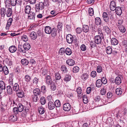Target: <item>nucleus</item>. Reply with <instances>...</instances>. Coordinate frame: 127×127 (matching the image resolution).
I'll list each match as a JSON object with an SVG mask.
<instances>
[{"label": "nucleus", "instance_id": "nucleus-1", "mask_svg": "<svg viewBox=\"0 0 127 127\" xmlns=\"http://www.w3.org/2000/svg\"><path fill=\"white\" fill-rule=\"evenodd\" d=\"M103 20L107 24H111L114 19L113 16L112 15L110 16V18L106 12H104L102 15Z\"/></svg>", "mask_w": 127, "mask_h": 127}, {"label": "nucleus", "instance_id": "nucleus-2", "mask_svg": "<svg viewBox=\"0 0 127 127\" xmlns=\"http://www.w3.org/2000/svg\"><path fill=\"white\" fill-rule=\"evenodd\" d=\"M44 4L42 2L36 4L35 6L36 12H39L40 10H42L44 8Z\"/></svg>", "mask_w": 127, "mask_h": 127}, {"label": "nucleus", "instance_id": "nucleus-3", "mask_svg": "<svg viewBox=\"0 0 127 127\" xmlns=\"http://www.w3.org/2000/svg\"><path fill=\"white\" fill-rule=\"evenodd\" d=\"M66 39L67 42L69 44L72 43L74 40L73 37L71 34H68L67 35Z\"/></svg>", "mask_w": 127, "mask_h": 127}, {"label": "nucleus", "instance_id": "nucleus-4", "mask_svg": "<svg viewBox=\"0 0 127 127\" xmlns=\"http://www.w3.org/2000/svg\"><path fill=\"white\" fill-rule=\"evenodd\" d=\"M71 108V106L68 103H66L63 105V109L65 111H69Z\"/></svg>", "mask_w": 127, "mask_h": 127}, {"label": "nucleus", "instance_id": "nucleus-5", "mask_svg": "<svg viewBox=\"0 0 127 127\" xmlns=\"http://www.w3.org/2000/svg\"><path fill=\"white\" fill-rule=\"evenodd\" d=\"M102 38L99 36L96 35L94 37L95 42L98 44H101Z\"/></svg>", "mask_w": 127, "mask_h": 127}, {"label": "nucleus", "instance_id": "nucleus-6", "mask_svg": "<svg viewBox=\"0 0 127 127\" xmlns=\"http://www.w3.org/2000/svg\"><path fill=\"white\" fill-rule=\"evenodd\" d=\"M110 10L112 11L114 10L116 7L115 2L114 1H112L110 2Z\"/></svg>", "mask_w": 127, "mask_h": 127}, {"label": "nucleus", "instance_id": "nucleus-7", "mask_svg": "<svg viewBox=\"0 0 127 127\" xmlns=\"http://www.w3.org/2000/svg\"><path fill=\"white\" fill-rule=\"evenodd\" d=\"M83 30L85 33L89 32H90V28L88 26L84 25H83Z\"/></svg>", "mask_w": 127, "mask_h": 127}, {"label": "nucleus", "instance_id": "nucleus-8", "mask_svg": "<svg viewBox=\"0 0 127 127\" xmlns=\"http://www.w3.org/2000/svg\"><path fill=\"white\" fill-rule=\"evenodd\" d=\"M115 10L116 13L118 15H120L122 13V9L120 7H117Z\"/></svg>", "mask_w": 127, "mask_h": 127}, {"label": "nucleus", "instance_id": "nucleus-9", "mask_svg": "<svg viewBox=\"0 0 127 127\" xmlns=\"http://www.w3.org/2000/svg\"><path fill=\"white\" fill-rule=\"evenodd\" d=\"M48 107L49 110H52L54 109L55 106L53 102L50 101L48 103Z\"/></svg>", "mask_w": 127, "mask_h": 127}, {"label": "nucleus", "instance_id": "nucleus-10", "mask_svg": "<svg viewBox=\"0 0 127 127\" xmlns=\"http://www.w3.org/2000/svg\"><path fill=\"white\" fill-rule=\"evenodd\" d=\"M13 90L16 92L20 91V89L19 85L17 83H15L13 86Z\"/></svg>", "mask_w": 127, "mask_h": 127}, {"label": "nucleus", "instance_id": "nucleus-11", "mask_svg": "<svg viewBox=\"0 0 127 127\" xmlns=\"http://www.w3.org/2000/svg\"><path fill=\"white\" fill-rule=\"evenodd\" d=\"M9 120L12 122H15L16 121L17 119V116L15 115H11L9 118Z\"/></svg>", "mask_w": 127, "mask_h": 127}, {"label": "nucleus", "instance_id": "nucleus-12", "mask_svg": "<svg viewBox=\"0 0 127 127\" xmlns=\"http://www.w3.org/2000/svg\"><path fill=\"white\" fill-rule=\"evenodd\" d=\"M52 30L51 28L49 26H46L44 29L45 32L48 34H50L51 33Z\"/></svg>", "mask_w": 127, "mask_h": 127}, {"label": "nucleus", "instance_id": "nucleus-13", "mask_svg": "<svg viewBox=\"0 0 127 127\" xmlns=\"http://www.w3.org/2000/svg\"><path fill=\"white\" fill-rule=\"evenodd\" d=\"M66 63L70 66H73L75 64L74 61L72 59H69L66 61Z\"/></svg>", "mask_w": 127, "mask_h": 127}, {"label": "nucleus", "instance_id": "nucleus-14", "mask_svg": "<svg viewBox=\"0 0 127 127\" xmlns=\"http://www.w3.org/2000/svg\"><path fill=\"white\" fill-rule=\"evenodd\" d=\"M9 50L11 53H14L16 51L17 48L15 46L12 45L9 47Z\"/></svg>", "mask_w": 127, "mask_h": 127}, {"label": "nucleus", "instance_id": "nucleus-15", "mask_svg": "<svg viewBox=\"0 0 127 127\" xmlns=\"http://www.w3.org/2000/svg\"><path fill=\"white\" fill-rule=\"evenodd\" d=\"M33 93L34 95L37 96L40 95L41 94L40 90L38 88L34 89L33 90Z\"/></svg>", "mask_w": 127, "mask_h": 127}, {"label": "nucleus", "instance_id": "nucleus-16", "mask_svg": "<svg viewBox=\"0 0 127 127\" xmlns=\"http://www.w3.org/2000/svg\"><path fill=\"white\" fill-rule=\"evenodd\" d=\"M30 36L32 40H35L37 38L36 34L35 32H32L30 34Z\"/></svg>", "mask_w": 127, "mask_h": 127}, {"label": "nucleus", "instance_id": "nucleus-17", "mask_svg": "<svg viewBox=\"0 0 127 127\" xmlns=\"http://www.w3.org/2000/svg\"><path fill=\"white\" fill-rule=\"evenodd\" d=\"M31 10V7L30 6L28 5L26 6L25 9V13L27 14H29L30 13Z\"/></svg>", "mask_w": 127, "mask_h": 127}, {"label": "nucleus", "instance_id": "nucleus-18", "mask_svg": "<svg viewBox=\"0 0 127 127\" xmlns=\"http://www.w3.org/2000/svg\"><path fill=\"white\" fill-rule=\"evenodd\" d=\"M111 43L112 45H117L118 43V41L115 38H112L111 39Z\"/></svg>", "mask_w": 127, "mask_h": 127}, {"label": "nucleus", "instance_id": "nucleus-19", "mask_svg": "<svg viewBox=\"0 0 127 127\" xmlns=\"http://www.w3.org/2000/svg\"><path fill=\"white\" fill-rule=\"evenodd\" d=\"M31 47L30 45L28 43H26L23 45V47L26 50H29L30 48Z\"/></svg>", "mask_w": 127, "mask_h": 127}, {"label": "nucleus", "instance_id": "nucleus-20", "mask_svg": "<svg viewBox=\"0 0 127 127\" xmlns=\"http://www.w3.org/2000/svg\"><path fill=\"white\" fill-rule=\"evenodd\" d=\"M28 16V18L30 19H35V13L33 12H31Z\"/></svg>", "mask_w": 127, "mask_h": 127}, {"label": "nucleus", "instance_id": "nucleus-21", "mask_svg": "<svg viewBox=\"0 0 127 127\" xmlns=\"http://www.w3.org/2000/svg\"><path fill=\"white\" fill-rule=\"evenodd\" d=\"M95 22L97 25H100L101 23L100 18L99 17L96 18L95 19Z\"/></svg>", "mask_w": 127, "mask_h": 127}, {"label": "nucleus", "instance_id": "nucleus-22", "mask_svg": "<svg viewBox=\"0 0 127 127\" xmlns=\"http://www.w3.org/2000/svg\"><path fill=\"white\" fill-rule=\"evenodd\" d=\"M122 80L121 78L119 76L116 77L115 80V83L117 85H119L121 83Z\"/></svg>", "mask_w": 127, "mask_h": 127}, {"label": "nucleus", "instance_id": "nucleus-23", "mask_svg": "<svg viewBox=\"0 0 127 127\" xmlns=\"http://www.w3.org/2000/svg\"><path fill=\"white\" fill-rule=\"evenodd\" d=\"M51 35L53 37H54L56 36L57 35V31L56 29L55 28H53L51 30Z\"/></svg>", "mask_w": 127, "mask_h": 127}, {"label": "nucleus", "instance_id": "nucleus-24", "mask_svg": "<svg viewBox=\"0 0 127 127\" xmlns=\"http://www.w3.org/2000/svg\"><path fill=\"white\" fill-rule=\"evenodd\" d=\"M46 82L47 84H51V83H52V80L51 79V77L49 75H47L46 76Z\"/></svg>", "mask_w": 127, "mask_h": 127}, {"label": "nucleus", "instance_id": "nucleus-25", "mask_svg": "<svg viewBox=\"0 0 127 127\" xmlns=\"http://www.w3.org/2000/svg\"><path fill=\"white\" fill-rule=\"evenodd\" d=\"M21 63L23 65H26L29 64V61L27 59H24L21 60Z\"/></svg>", "mask_w": 127, "mask_h": 127}, {"label": "nucleus", "instance_id": "nucleus-26", "mask_svg": "<svg viewBox=\"0 0 127 127\" xmlns=\"http://www.w3.org/2000/svg\"><path fill=\"white\" fill-rule=\"evenodd\" d=\"M7 91L9 95H11L12 93V90L10 86H8L6 88Z\"/></svg>", "mask_w": 127, "mask_h": 127}, {"label": "nucleus", "instance_id": "nucleus-27", "mask_svg": "<svg viewBox=\"0 0 127 127\" xmlns=\"http://www.w3.org/2000/svg\"><path fill=\"white\" fill-rule=\"evenodd\" d=\"M102 84V83L101 82V80L98 79L96 81L95 84L96 86L98 88L100 87L101 86Z\"/></svg>", "mask_w": 127, "mask_h": 127}, {"label": "nucleus", "instance_id": "nucleus-28", "mask_svg": "<svg viewBox=\"0 0 127 127\" xmlns=\"http://www.w3.org/2000/svg\"><path fill=\"white\" fill-rule=\"evenodd\" d=\"M106 50L107 54H110L112 52V49L111 47L108 46L106 49Z\"/></svg>", "mask_w": 127, "mask_h": 127}, {"label": "nucleus", "instance_id": "nucleus-29", "mask_svg": "<svg viewBox=\"0 0 127 127\" xmlns=\"http://www.w3.org/2000/svg\"><path fill=\"white\" fill-rule=\"evenodd\" d=\"M12 13V9L9 8L6 11V14L7 17H10Z\"/></svg>", "mask_w": 127, "mask_h": 127}, {"label": "nucleus", "instance_id": "nucleus-30", "mask_svg": "<svg viewBox=\"0 0 127 127\" xmlns=\"http://www.w3.org/2000/svg\"><path fill=\"white\" fill-rule=\"evenodd\" d=\"M66 54L68 55H70L72 53L71 50L68 48H67L65 50Z\"/></svg>", "mask_w": 127, "mask_h": 127}, {"label": "nucleus", "instance_id": "nucleus-31", "mask_svg": "<svg viewBox=\"0 0 127 127\" xmlns=\"http://www.w3.org/2000/svg\"><path fill=\"white\" fill-rule=\"evenodd\" d=\"M122 90L121 88H117L116 90V93L117 95H120L122 94Z\"/></svg>", "mask_w": 127, "mask_h": 127}, {"label": "nucleus", "instance_id": "nucleus-32", "mask_svg": "<svg viewBox=\"0 0 127 127\" xmlns=\"http://www.w3.org/2000/svg\"><path fill=\"white\" fill-rule=\"evenodd\" d=\"M3 71L4 74L7 75L9 73V70L7 67L6 66H4L3 67Z\"/></svg>", "mask_w": 127, "mask_h": 127}, {"label": "nucleus", "instance_id": "nucleus-33", "mask_svg": "<svg viewBox=\"0 0 127 127\" xmlns=\"http://www.w3.org/2000/svg\"><path fill=\"white\" fill-rule=\"evenodd\" d=\"M61 78V76L59 73L57 72L55 73V81L56 83H57V80H59Z\"/></svg>", "mask_w": 127, "mask_h": 127}, {"label": "nucleus", "instance_id": "nucleus-34", "mask_svg": "<svg viewBox=\"0 0 127 127\" xmlns=\"http://www.w3.org/2000/svg\"><path fill=\"white\" fill-rule=\"evenodd\" d=\"M17 96L19 97L22 98L24 96V93L23 91H21L20 92L17 93Z\"/></svg>", "mask_w": 127, "mask_h": 127}, {"label": "nucleus", "instance_id": "nucleus-35", "mask_svg": "<svg viewBox=\"0 0 127 127\" xmlns=\"http://www.w3.org/2000/svg\"><path fill=\"white\" fill-rule=\"evenodd\" d=\"M118 27L120 31L122 32H125L126 31L125 28L123 26H119Z\"/></svg>", "mask_w": 127, "mask_h": 127}, {"label": "nucleus", "instance_id": "nucleus-36", "mask_svg": "<svg viewBox=\"0 0 127 127\" xmlns=\"http://www.w3.org/2000/svg\"><path fill=\"white\" fill-rule=\"evenodd\" d=\"M18 106V111L19 112H22L24 109L23 106L21 104H19Z\"/></svg>", "mask_w": 127, "mask_h": 127}, {"label": "nucleus", "instance_id": "nucleus-37", "mask_svg": "<svg viewBox=\"0 0 127 127\" xmlns=\"http://www.w3.org/2000/svg\"><path fill=\"white\" fill-rule=\"evenodd\" d=\"M55 106L56 107H59L61 106V103L59 100H56L54 102Z\"/></svg>", "mask_w": 127, "mask_h": 127}, {"label": "nucleus", "instance_id": "nucleus-38", "mask_svg": "<svg viewBox=\"0 0 127 127\" xmlns=\"http://www.w3.org/2000/svg\"><path fill=\"white\" fill-rule=\"evenodd\" d=\"M103 29L104 31L107 33H110L111 32V31L109 28L107 26H105L103 27Z\"/></svg>", "mask_w": 127, "mask_h": 127}, {"label": "nucleus", "instance_id": "nucleus-39", "mask_svg": "<svg viewBox=\"0 0 127 127\" xmlns=\"http://www.w3.org/2000/svg\"><path fill=\"white\" fill-rule=\"evenodd\" d=\"M6 14L5 8H1V14L2 17H4Z\"/></svg>", "mask_w": 127, "mask_h": 127}, {"label": "nucleus", "instance_id": "nucleus-40", "mask_svg": "<svg viewBox=\"0 0 127 127\" xmlns=\"http://www.w3.org/2000/svg\"><path fill=\"white\" fill-rule=\"evenodd\" d=\"M39 113L41 114H43L44 112V110L42 106L40 107L38 109Z\"/></svg>", "mask_w": 127, "mask_h": 127}, {"label": "nucleus", "instance_id": "nucleus-41", "mask_svg": "<svg viewBox=\"0 0 127 127\" xmlns=\"http://www.w3.org/2000/svg\"><path fill=\"white\" fill-rule=\"evenodd\" d=\"M63 26L61 22H59L57 26V30L58 31H61Z\"/></svg>", "mask_w": 127, "mask_h": 127}, {"label": "nucleus", "instance_id": "nucleus-42", "mask_svg": "<svg viewBox=\"0 0 127 127\" xmlns=\"http://www.w3.org/2000/svg\"><path fill=\"white\" fill-rule=\"evenodd\" d=\"M89 42L91 48H93L95 47L96 46V43L95 42V41L94 42L93 41H89Z\"/></svg>", "mask_w": 127, "mask_h": 127}, {"label": "nucleus", "instance_id": "nucleus-43", "mask_svg": "<svg viewBox=\"0 0 127 127\" xmlns=\"http://www.w3.org/2000/svg\"><path fill=\"white\" fill-rule=\"evenodd\" d=\"M0 88L3 89H5V88L4 82L2 81H0Z\"/></svg>", "mask_w": 127, "mask_h": 127}, {"label": "nucleus", "instance_id": "nucleus-44", "mask_svg": "<svg viewBox=\"0 0 127 127\" xmlns=\"http://www.w3.org/2000/svg\"><path fill=\"white\" fill-rule=\"evenodd\" d=\"M71 79V76L69 75H65L64 78V81H68L70 80Z\"/></svg>", "mask_w": 127, "mask_h": 127}, {"label": "nucleus", "instance_id": "nucleus-45", "mask_svg": "<svg viewBox=\"0 0 127 127\" xmlns=\"http://www.w3.org/2000/svg\"><path fill=\"white\" fill-rule=\"evenodd\" d=\"M50 84L51 85V89L53 91L55 90L56 89V87L55 84L54 83L52 82Z\"/></svg>", "mask_w": 127, "mask_h": 127}, {"label": "nucleus", "instance_id": "nucleus-46", "mask_svg": "<svg viewBox=\"0 0 127 127\" xmlns=\"http://www.w3.org/2000/svg\"><path fill=\"white\" fill-rule=\"evenodd\" d=\"M51 14L54 15L50 16L48 17H46L45 18H46V19L49 17H54L57 14L56 13V11L54 10H52L51 11Z\"/></svg>", "mask_w": 127, "mask_h": 127}, {"label": "nucleus", "instance_id": "nucleus-47", "mask_svg": "<svg viewBox=\"0 0 127 127\" xmlns=\"http://www.w3.org/2000/svg\"><path fill=\"white\" fill-rule=\"evenodd\" d=\"M88 13L90 16H92L94 13V11L93 8H89Z\"/></svg>", "mask_w": 127, "mask_h": 127}, {"label": "nucleus", "instance_id": "nucleus-48", "mask_svg": "<svg viewBox=\"0 0 127 127\" xmlns=\"http://www.w3.org/2000/svg\"><path fill=\"white\" fill-rule=\"evenodd\" d=\"M88 78V75L86 73H84L81 76V78L82 79L84 80H85Z\"/></svg>", "mask_w": 127, "mask_h": 127}, {"label": "nucleus", "instance_id": "nucleus-49", "mask_svg": "<svg viewBox=\"0 0 127 127\" xmlns=\"http://www.w3.org/2000/svg\"><path fill=\"white\" fill-rule=\"evenodd\" d=\"M59 53L61 55H63L65 53V50L64 48H61L59 50Z\"/></svg>", "mask_w": 127, "mask_h": 127}, {"label": "nucleus", "instance_id": "nucleus-50", "mask_svg": "<svg viewBox=\"0 0 127 127\" xmlns=\"http://www.w3.org/2000/svg\"><path fill=\"white\" fill-rule=\"evenodd\" d=\"M40 102L42 105L44 104L46 102V100L44 97H41L40 99Z\"/></svg>", "mask_w": 127, "mask_h": 127}, {"label": "nucleus", "instance_id": "nucleus-51", "mask_svg": "<svg viewBox=\"0 0 127 127\" xmlns=\"http://www.w3.org/2000/svg\"><path fill=\"white\" fill-rule=\"evenodd\" d=\"M31 78L29 75H26L25 77V79L27 82H29L31 80Z\"/></svg>", "mask_w": 127, "mask_h": 127}, {"label": "nucleus", "instance_id": "nucleus-52", "mask_svg": "<svg viewBox=\"0 0 127 127\" xmlns=\"http://www.w3.org/2000/svg\"><path fill=\"white\" fill-rule=\"evenodd\" d=\"M79 68L77 66L74 67L73 68V71L74 73H76L79 71Z\"/></svg>", "mask_w": 127, "mask_h": 127}, {"label": "nucleus", "instance_id": "nucleus-53", "mask_svg": "<svg viewBox=\"0 0 127 127\" xmlns=\"http://www.w3.org/2000/svg\"><path fill=\"white\" fill-rule=\"evenodd\" d=\"M101 80L102 83L104 84H106L107 83V80L105 77H102Z\"/></svg>", "mask_w": 127, "mask_h": 127}, {"label": "nucleus", "instance_id": "nucleus-54", "mask_svg": "<svg viewBox=\"0 0 127 127\" xmlns=\"http://www.w3.org/2000/svg\"><path fill=\"white\" fill-rule=\"evenodd\" d=\"M36 62L33 59H31L29 62V65H30L33 66V65L35 64Z\"/></svg>", "mask_w": 127, "mask_h": 127}, {"label": "nucleus", "instance_id": "nucleus-55", "mask_svg": "<svg viewBox=\"0 0 127 127\" xmlns=\"http://www.w3.org/2000/svg\"><path fill=\"white\" fill-rule=\"evenodd\" d=\"M61 69L62 71L65 72H66L67 71V69L65 65H63L61 66Z\"/></svg>", "mask_w": 127, "mask_h": 127}, {"label": "nucleus", "instance_id": "nucleus-56", "mask_svg": "<svg viewBox=\"0 0 127 127\" xmlns=\"http://www.w3.org/2000/svg\"><path fill=\"white\" fill-rule=\"evenodd\" d=\"M39 99L37 96L35 95H33L32 96V100L33 102H36Z\"/></svg>", "mask_w": 127, "mask_h": 127}, {"label": "nucleus", "instance_id": "nucleus-57", "mask_svg": "<svg viewBox=\"0 0 127 127\" xmlns=\"http://www.w3.org/2000/svg\"><path fill=\"white\" fill-rule=\"evenodd\" d=\"M41 92L44 94L47 91L45 86H43L41 87Z\"/></svg>", "mask_w": 127, "mask_h": 127}, {"label": "nucleus", "instance_id": "nucleus-58", "mask_svg": "<svg viewBox=\"0 0 127 127\" xmlns=\"http://www.w3.org/2000/svg\"><path fill=\"white\" fill-rule=\"evenodd\" d=\"M123 22V20L121 19L118 21L117 26V27H119V26H123L122 24Z\"/></svg>", "mask_w": 127, "mask_h": 127}, {"label": "nucleus", "instance_id": "nucleus-59", "mask_svg": "<svg viewBox=\"0 0 127 127\" xmlns=\"http://www.w3.org/2000/svg\"><path fill=\"white\" fill-rule=\"evenodd\" d=\"M10 1L11 4L13 6H15L17 3V0H10Z\"/></svg>", "mask_w": 127, "mask_h": 127}, {"label": "nucleus", "instance_id": "nucleus-60", "mask_svg": "<svg viewBox=\"0 0 127 127\" xmlns=\"http://www.w3.org/2000/svg\"><path fill=\"white\" fill-rule=\"evenodd\" d=\"M102 71V68L100 66H97V72L100 73Z\"/></svg>", "mask_w": 127, "mask_h": 127}, {"label": "nucleus", "instance_id": "nucleus-61", "mask_svg": "<svg viewBox=\"0 0 127 127\" xmlns=\"http://www.w3.org/2000/svg\"><path fill=\"white\" fill-rule=\"evenodd\" d=\"M76 30V33L78 34H80L82 31V28L79 27L77 28Z\"/></svg>", "mask_w": 127, "mask_h": 127}, {"label": "nucleus", "instance_id": "nucleus-62", "mask_svg": "<svg viewBox=\"0 0 127 127\" xmlns=\"http://www.w3.org/2000/svg\"><path fill=\"white\" fill-rule=\"evenodd\" d=\"M106 93L105 89H104V87L102 88L100 91V94L102 95H104Z\"/></svg>", "mask_w": 127, "mask_h": 127}, {"label": "nucleus", "instance_id": "nucleus-63", "mask_svg": "<svg viewBox=\"0 0 127 127\" xmlns=\"http://www.w3.org/2000/svg\"><path fill=\"white\" fill-rule=\"evenodd\" d=\"M80 48L81 50L83 51H84L86 49V47L84 44H83L81 45Z\"/></svg>", "mask_w": 127, "mask_h": 127}, {"label": "nucleus", "instance_id": "nucleus-64", "mask_svg": "<svg viewBox=\"0 0 127 127\" xmlns=\"http://www.w3.org/2000/svg\"><path fill=\"white\" fill-rule=\"evenodd\" d=\"M22 40L24 42H26L28 40V38L26 35L23 36L21 38Z\"/></svg>", "mask_w": 127, "mask_h": 127}]
</instances>
